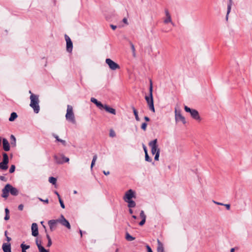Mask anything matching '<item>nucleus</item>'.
<instances>
[{"mask_svg": "<svg viewBox=\"0 0 252 252\" xmlns=\"http://www.w3.org/2000/svg\"><path fill=\"white\" fill-rule=\"evenodd\" d=\"M54 159H55L56 162L57 163L61 164V163H63V161H62L63 159H62V158L58 157L57 156H54Z\"/></svg>", "mask_w": 252, "mask_h": 252, "instance_id": "23", "label": "nucleus"}, {"mask_svg": "<svg viewBox=\"0 0 252 252\" xmlns=\"http://www.w3.org/2000/svg\"><path fill=\"white\" fill-rule=\"evenodd\" d=\"M110 27L113 30H115L117 28L116 26L113 25H111Z\"/></svg>", "mask_w": 252, "mask_h": 252, "instance_id": "56", "label": "nucleus"}, {"mask_svg": "<svg viewBox=\"0 0 252 252\" xmlns=\"http://www.w3.org/2000/svg\"><path fill=\"white\" fill-rule=\"evenodd\" d=\"M6 240H7V241L8 242L10 241H11V238H10V237H8V236H6Z\"/></svg>", "mask_w": 252, "mask_h": 252, "instance_id": "59", "label": "nucleus"}, {"mask_svg": "<svg viewBox=\"0 0 252 252\" xmlns=\"http://www.w3.org/2000/svg\"><path fill=\"white\" fill-rule=\"evenodd\" d=\"M135 197V193L132 189H130L126 192L123 197L124 200L127 203V206L129 208H134L136 206L135 201L132 200V198Z\"/></svg>", "mask_w": 252, "mask_h": 252, "instance_id": "1", "label": "nucleus"}, {"mask_svg": "<svg viewBox=\"0 0 252 252\" xmlns=\"http://www.w3.org/2000/svg\"><path fill=\"white\" fill-rule=\"evenodd\" d=\"M109 135L111 137H114L116 136V133L113 130L111 129L110 131Z\"/></svg>", "mask_w": 252, "mask_h": 252, "instance_id": "38", "label": "nucleus"}, {"mask_svg": "<svg viewBox=\"0 0 252 252\" xmlns=\"http://www.w3.org/2000/svg\"><path fill=\"white\" fill-rule=\"evenodd\" d=\"M59 202H60L61 207L62 208L64 209L65 208V206H64L63 202L61 198H60Z\"/></svg>", "mask_w": 252, "mask_h": 252, "instance_id": "42", "label": "nucleus"}, {"mask_svg": "<svg viewBox=\"0 0 252 252\" xmlns=\"http://www.w3.org/2000/svg\"><path fill=\"white\" fill-rule=\"evenodd\" d=\"M147 124L146 123H142L141 128L144 130L145 131L147 128Z\"/></svg>", "mask_w": 252, "mask_h": 252, "instance_id": "35", "label": "nucleus"}, {"mask_svg": "<svg viewBox=\"0 0 252 252\" xmlns=\"http://www.w3.org/2000/svg\"><path fill=\"white\" fill-rule=\"evenodd\" d=\"M184 109L186 112L189 113L190 115L195 110V109H191V108H189V107H188L187 106H185Z\"/></svg>", "mask_w": 252, "mask_h": 252, "instance_id": "25", "label": "nucleus"}, {"mask_svg": "<svg viewBox=\"0 0 252 252\" xmlns=\"http://www.w3.org/2000/svg\"><path fill=\"white\" fill-rule=\"evenodd\" d=\"M59 223V220H51L48 221V225L51 231H53L56 227V224Z\"/></svg>", "mask_w": 252, "mask_h": 252, "instance_id": "13", "label": "nucleus"}, {"mask_svg": "<svg viewBox=\"0 0 252 252\" xmlns=\"http://www.w3.org/2000/svg\"><path fill=\"white\" fill-rule=\"evenodd\" d=\"M145 154V160L148 162H151L152 161V159L149 157L148 153Z\"/></svg>", "mask_w": 252, "mask_h": 252, "instance_id": "36", "label": "nucleus"}, {"mask_svg": "<svg viewBox=\"0 0 252 252\" xmlns=\"http://www.w3.org/2000/svg\"><path fill=\"white\" fill-rule=\"evenodd\" d=\"M54 136L58 141L61 142L64 145H65L66 142L65 140L60 139L58 135H54Z\"/></svg>", "mask_w": 252, "mask_h": 252, "instance_id": "28", "label": "nucleus"}, {"mask_svg": "<svg viewBox=\"0 0 252 252\" xmlns=\"http://www.w3.org/2000/svg\"><path fill=\"white\" fill-rule=\"evenodd\" d=\"M126 238L127 240L128 241H133L135 239V238L134 237H133L132 236H131L129 233H126Z\"/></svg>", "mask_w": 252, "mask_h": 252, "instance_id": "27", "label": "nucleus"}, {"mask_svg": "<svg viewBox=\"0 0 252 252\" xmlns=\"http://www.w3.org/2000/svg\"><path fill=\"white\" fill-rule=\"evenodd\" d=\"M4 235L5 237L6 236H7V231H5V232H4Z\"/></svg>", "mask_w": 252, "mask_h": 252, "instance_id": "64", "label": "nucleus"}, {"mask_svg": "<svg viewBox=\"0 0 252 252\" xmlns=\"http://www.w3.org/2000/svg\"><path fill=\"white\" fill-rule=\"evenodd\" d=\"M96 106L99 108L100 109H102L104 108V105H103L101 102L97 101V102L95 104Z\"/></svg>", "mask_w": 252, "mask_h": 252, "instance_id": "29", "label": "nucleus"}, {"mask_svg": "<svg viewBox=\"0 0 252 252\" xmlns=\"http://www.w3.org/2000/svg\"><path fill=\"white\" fill-rule=\"evenodd\" d=\"M142 147H143V150L144 151L145 154L147 153L148 151H147L146 146L144 144H143Z\"/></svg>", "mask_w": 252, "mask_h": 252, "instance_id": "48", "label": "nucleus"}, {"mask_svg": "<svg viewBox=\"0 0 252 252\" xmlns=\"http://www.w3.org/2000/svg\"><path fill=\"white\" fill-rule=\"evenodd\" d=\"M103 109H104L107 112H108L111 114H112L114 115L116 114L115 109L113 108L110 107L109 106H108L107 105H104Z\"/></svg>", "mask_w": 252, "mask_h": 252, "instance_id": "18", "label": "nucleus"}, {"mask_svg": "<svg viewBox=\"0 0 252 252\" xmlns=\"http://www.w3.org/2000/svg\"><path fill=\"white\" fill-rule=\"evenodd\" d=\"M52 244V240H48V243L47 245V247H51Z\"/></svg>", "mask_w": 252, "mask_h": 252, "instance_id": "47", "label": "nucleus"}, {"mask_svg": "<svg viewBox=\"0 0 252 252\" xmlns=\"http://www.w3.org/2000/svg\"><path fill=\"white\" fill-rule=\"evenodd\" d=\"M175 119L176 123L182 122L184 124H186V121L185 117L182 115L180 110L175 109Z\"/></svg>", "mask_w": 252, "mask_h": 252, "instance_id": "6", "label": "nucleus"}, {"mask_svg": "<svg viewBox=\"0 0 252 252\" xmlns=\"http://www.w3.org/2000/svg\"><path fill=\"white\" fill-rule=\"evenodd\" d=\"M15 166L14 165H12L9 169V173H12L15 171Z\"/></svg>", "mask_w": 252, "mask_h": 252, "instance_id": "37", "label": "nucleus"}, {"mask_svg": "<svg viewBox=\"0 0 252 252\" xmlns=\"http://www.w3.org/2000/svg\"><path fill=\"white\" fill-rule=\"evenodd\" d=\"M32 235L36 237L38 235V226L36 223H33L32 225Z\"/></svg>", "mask_w": 252, "mask_h": 252, "instance_id": "14", "label": "nucleus"}, {"mask_svg": "<svg viewBox=\"0 0 252 252\" xmlns=\"http://www.w3.org/2000/svg\"><path fill=\"white\" fill-rule=\"evenodd\" d=\"M65 39L66 42V50L68 52H71L73 48V44L71 39L66 34L65 35Z\"/></svg>", "mask_w": 252, "mask_h": 252, "instance_id": "11", "label": "nucleus"}, {"mask_svg": "<svg viewBox=\"0 0 252 252\" xmlns=\"http://www.w3.org/2000/svg\"><path fill=\"white\" fill-rule=\"evenodd\" d=\"M132 110H133L134 115L135 116L136 120L137 121H139L140 120V119L138 117V112L137 111L136 109L134 107H132Z\"/></svg>", "mask_w": 252, "mask_h": 252, "instance_id": "24", "label": "nucleus"}, {"mask_svg": "<svg viewBox=\"0 0 252 252\" xmlns=\"http://www.w3.org/2000/svg\"><path fill=\"white\" fill-rule=\"evenodd\" d=\"M0 180L3 181H6V178L5 177L1 176H0Z\"/></svg>", "mask_w": 252, "mask_h": 252, "instance_id": "54", "label": "nucleus"}, {"mask_svg": "<svg viewBox=\"0 0 252 252\" xmlns=\"http://www.w3.org/2000/svg\"><path fill=\"white\" fill-rule=\"evenodd\" d=\"M165 17L164 19V23L165 24L171 23L173 26H174V24L173 23L171 19V15L168 10H165Z\"/></svg>", "mask_w": 252, "mask_h": 252, "instance_id": "12", "label": "nucleus"}, {"mask_svg": "<svg viewBox=\"0 0 252 252\" xmlns=\"http://www.w3.org/2000/svg\"><path fill=\"white\" fill-rule=\"evenodd\" d=\"M150 86L149 88V95L153 96V86H152V82L151 80L150 81Z\"/></svg>", "mask_w": 252, "mask_h": 252, "instance_id": "30", "label": "nucleus"}, {"mask_svg": "<svg viewBox=\"0 0 252 252\" xmlns=\"http://www.w3.org/2000/svg\"><path fill=\"white\" fill-rule=\"evenodd\" d=\"M213 202L214 203H215L216 204H217V205H223V203H220V202H217V201H213Z\"/></svg>", "mask_w": 252, "mask_h": 252, "instance_id": "52", "label": "nucleus"}, {"mask_svg": "<svg viewBox=\"0 0 252 252\" xmlns=\"http://www.w3.org/2000/svg\"><path fill=\"white\" fill-rule=\"evenodd\" d=\"M38 199H39V200L40 201H42V202H44V203H47H47H48V202H49V200H48V199H45V200L42 199V198H38Z\"/></svg>", "mask_w": 252, "mask_h": 252, "instance_id": "44", "label": "nucleus"}, {"mask_svg": "<svg viewBox=\"0 0 252 252\" xmlns=\"http://www.w3.org/2000/svg\"><path fill=\"white\" fill-rule=\"evenodd\" d=\"M159 152H158V153L155 154V160H158L159 156Z\"/></svg>", "mask_w": 252, "mask_h": 252, "instance_id": "41", "label": "nucleus"}, {"mask_svg": "<svg viewBox=\"0 0 252 252\" xmlns=\"http://www.w3.org/2000/svg\"><path fill=\"white\" fill-rule=\"evenodd\" d=\"M5 214H9V210L7 208H5Z\"/></svg>", "mask_w": 252, "mask_h": 252, "instance_id": "60", "label": "nucleus"}, {"mask_svg": "<svg viewBox=\"0 0 252 252\" xmlns=\"http://www.w3.org/2000/svg\"><path fill=\"white\" fill-rule=\"evenodd\" d=\"M158 247H157V251L158 252H164V250L163 248V244L158 239Z\"/></svg>", "mask_w": 252, "mask_h": 252, "instance_id": "19", "label": "nucleus"}, {"mask_svg": "<svg viewBox=\"0 0 252 252\" xmlns=\"http://www.w3.org/2000/svg\"><path fill=\"white\" fill-rule=\"evenodd\" d=\"M144 119H145V120L146 121H147V122H149V121H150V119H149V117H147V116H145V117H144Z\"/></svg>", "mask_w": 252, "mask_h": 252, "instance_id": "58", "label": "nucleus"}, {"mask_svg": "<svg viewBox=\"0 0 252 252\" xmlns=\"http://www.w3.org/2000/svg\"><path fill=\"white\" fill-rule=\"evenodd\" d=\"M2 197L6 198L8 196V193L10 192L11 194L16 196L18 194V189L13 187L10 184H7L2 190Z\"/></svg>", "mask_w": 252, "mask_h": 252, "instance_id": "2", "label": "nucleus"}, {"mask_svg": "<svg viewBox=\"0 0 252 252\" xmlns=\"http://www.w3.org/2000/svg\"><path fill=\"white\" fill-rule=\"evenodd\" d=\"M103 173L105 175H108L110 174V172L109 171H103Z\"/></svg>", "mask_w": 252, "mask_h": 252, "instance_id": "57", "label": "nucleus"}, {"mask_svg": "<svg viewBox=\"0 0 252 252\" xmlns=\"http://www.w3.org/2000/svg\"><path fill=\"white\" fill-rule=\"evenodd\" d=\"M97 155H95L94 156L92 162L95 163V162L97 159Z\"/></svg>", "mask_w": 252, "mask_h": 252, "instance_id": "45", "label": "nucleus"}, {"mask_svg": "<svg viewBox=\"0 0 252 252\" xmlns=\"http://www.w3.org/2000/svg\"><path fill=\"white\" fill-rule=\"evenodd\" d=\"M59 223H61L63 226L66 227L68 229H70L71 225L69 222V221L65 219L64 216L62 215L60 216V218L58 219Z\"/></svg>", "mask_w": 252, "mask_h": 252, "instance_id": "10", "label": "nucleus"}, {"mask_svg": "<svg viewBox=\"0 0 252 252\" xmlns=\"http://www.w3.org/2000/svg\"><path fill=\"white\" fill-rule=\"evenodd\" d=\"M46 237L48 240H51V238L48 234H46Z\"/></svg>", "mask_w": 252, "mask_h": 252, "instance_id": "61", "label": "nucleus"}, {"mask_svg": "<svg viewBox=\"0 0 252 252\" xmlns=\"http://www.w3.org/2000/svg\"><path fill=\"white\" fill-rule=\"evenodd\" d=\"M130 45L131 48V50L132 51L133 56L134 57H135V49L134 46L133 44L131 42L130 43Z\"/></svg>", "mask_w": 252, "mask_h": 252, "instance_id": "31", "label": "nucleus"}, {"mask_svg": "<svg viewBox=\"0 0 252 252\" xmlns=\"http://www.w3.org/2000/svg\"><path fill=\"white\" fill-rule=\"evenodd\" d=\"M157 139H155L153 141L149 142V145L151 148V152L153 155L158 153V152H160L159 149L158 148L157 145Z\"/></svg>", "mask_w": 252, "mask_h": 252, "instance_id": "7", "label": "nucleus"}, {"mask_svg": "<svg viewBox=\"0 0 252 252\" xmlns=\"http://www.w3.org/2000/svg\"><path fill=\"white\" fill-rule=\"evenodd\" d=\"M24 208V206L23 204H20L18 206V209L20 211L23 210Z\"/></svg>", "mask_w": 252, "mask_h": 252, "instance_id": "50", "label": "nucleus"}, {"mask_svg": "<svg viewBox=\"0 0 252 252\" xmlns=\"http://www.w3.org/2000/svg\"><path fill=\"white\" fill-rule=\"evenodd\" d=\"M146 247H147V249L148 252H153L151 248H150V247L149 246L147 245L146 246Z\"/></svg>", "mask_w": 252, "mask_h": 252, "instance_id": "51", "label": "nucleus"}, {"mask_svg": "<svg viewBox=\"0 0 252 252\" xmlns=\"http://www.w3.org/2000/svg\"><path fill=\"white\" fill-rule=\"evenodd\" d=\"M11 139V145L12 146L15 147L16 144V140L15 136L13 135H11L10 136Z\"/></svg>", "mask_w": 252, "mask_h": 252, "instance_id": "22", "label": "nucleus"}, {"mask_svg": "<svg viewBox=\"0 0 252 252\" xmlns=\"http://www.w3.org/2000/svg\"><path fill=\"white\" fill-rule=\"evenodd\" d=\"M91 102H92L93 103H94L95 104L97 102V101H97V100L96 98H94V97H92V98H91Z\"/></svg>", "mask_w": 252, "mask_h": 252, "instance_id": "43", "label": "nucleus"}, {"mask_svg": "<svg viewBox=\"0 0 252 252\" xmlns=\"http://www.w3.org/2000/svg\"><path fill=\"white\" fill-rule=\"evenodd\" d=\"M3 160L0 163V169L3 170H6L8 168V163L9 159L8 155L6 153H4L2 154Z\"/></svg>", "mask_w": 252, "mask_h": 252, "instance_id": "5", "label": "nucleus"}, {"mask_svg": "<svg viewBox=\"0 0 252 252\" xmlns=\"http://www.w3.org/2000/svg\"><path fill=\"white\" fill-rule=\"evenodd\" d=\"M145 221H146V220L142 219V220L139 222V225L140 226H142L144 224V223H145Z\"/></svg>", "mask_w": 252, "mask_h": 252, "instance_id": "49", "label": "nucleus"}, {"mask_svg": "<svg viewBox=\"0 0 252 252\" xmlns=\"http://www.w3.org/2000/svg\"><path fill=\"white\" fill-rule=\"evenodd\" d=\"M3 148L5 151H8L10 150L9 143L6 139L3 138L2 139Z\"/></svg>", "mask_w": 252, "mask_h": 252, "instance_id": "17", "label": "nucleus"}, {"mask_svg": "<svg viewBox=\"0 0 252 252\" xmlns=\"http://www.w3.org/2000/svg\"><path fill=\"white\" fill-rule=\"evenodd\" d=\"M49 182L53 185H55L57 183V179L54 177H50L49 178Z\"/></svg>", "mask_w": 252, "mask_h": 252, "instance_id": "26", "label": "nucleus"}, {"mask_svg": "<svg viewBox=\"0 0 252 252\" xmlns=\"http://www.w3.org/2000/svg\"><path fill=\"white\" fill-rule=\"evenodd\" d=\"M39 250V252H49L42 246H39V250Z\"/></svg>", "mask_w": 252, "mask_h": 252, "instance_id": "33", "label": "nucleus"}, {"mask_svg": "<svg viewBox=\"0 0 252 252\" xmlns=\"http://www.w3.org/2000/svg\"><path fill=\"white\" fill-rule=\"evenodd\" d=\"M9 219V215L8 214H6L5 216L4 217V220H8Z\"/></svg>", "mask_w": 252, "mask_h": 252, "instance_id": "55", "label": "nucleus"}, {"mask_svg": "<svg viewBox=\"0 0 252 252\" xmlns=\"http://www.w3.org/2000/svg\"><path fill=\"white\" fill-rule=\"evenodd\" d=\"M105 62L109 68L113 70H115L120 68L118 64L113 61L110 59H106Z\"/></svg>", "mask_w": 252, "mask_h": 252, "instance_id": "9", "label": "nucleus"}, {"mask_svg": "<svg viewBox=\"0 0 252 252\" xmlns=\"http://www.w3.org/2000/svg\"><path fill=\"white\" fill-rule=\"evenodd\" d=\"M21 248H22V250H26L30 248V246L26 245H25L23 243H22L21 245Z\"/></svg>", "mask_w": 252, "mask_h": 252, "instance_id": "34", "label": "nucleus"}, {"mask_svg": "<svg viewBox=\"0 0 252 252\" xmlns=\"http://www.w3.org/2000/svg\"><path fill=\"white\" fill-rule=\"evenodd\" d=\"M146 101L149 106V109L154 113L155 112V109L154 105L153 97L151 95H146L145 97Z\"/></svg>", "mask_w": 252, "mask_h": 252, "instance_id": "8", "label": "nucleus"}, {"mask_svg": "<svg viewBox=\"0 0 252 252\" xmlns=\"http://www.w3.org/2000/svg\"><path fill=\"white\" fill-rule=\"evenodd\" d=\"M131 208H129V213L130 214H132L133 213V211L131 209Z\"/></svg>", "mask_w": 252, "mask_h": 252, "instance_id": "62", "label": "nucleus"}, {"mask_svg": "<svg viewBox=\"0 0 252 252\" xmlns=\"http://www.w3.org/2000/svg\"><path fill=\"white\" fill-rule=\"evenodd\" d=\"M2 249L4 252H11V245L9 243H3L2 246Z\"/></svg>", "mask_w": 252, "mask_h": 252, "instance_id": "16", "label": "nucleus"}, {"mask_svg": "<svg viewBox=\"0 0 252 252\" xmlns=\"http://www.w3.org/2000/svg\"><path fill=\"white\" fill-rule=\"evenodd\" d=\"M17 117H18V115L16 114V113L12 112L8 120L10 122H12V121H14L17 118Z\"/></svg>", "mask_w": 252, "mask_h": 252, "instance_id": "21", "label": "nucleus"}, {"mask_svg": "<svg viewBox=\"0 0 252 252\" xmlns=\"http://www.w3.org/2000/svg\"><path fill=\"white\" fill-rule=\"evenodd\" d=\"M62 161L64 162H68L69 161V158H66V157H65L64 156H62Z\"/></svg>", "mask_w": 252, "mask_h": 252, "instance_id": "39", "label": "nucleus"}, {"mask_svg": "<svg viewBox=\"0 0 252 252\" xmlns=\"http://www.w3.org/2000/svg\"><path fill=\"white\" fill-rule=\"evenodd\" d=\"M94 164H95L94 163H93V162H92V163H91V169H92V168H93V167L94 165Z\"/></svg>", "mask_w": 252, "mask_h": 252, "instance_id": "63", "label": "nucleus"}, {"mask_svg": "<svg viewBox=\"0 0 252 252\" xmlns=\"http://www.w3.org/2000/svg\"><path fill=\"white\" fill-rule=\"evenodd\" d=\"M191 117L196 121L200 122L201 120V119L199 116L198 112L195 109L193 112L191 114Z\"/></svg>", "mask_w": 252, "mask_h": 252, "instance_id": "15", "label": "nucleus"}, {"mask_svg": "<svg viewBox=\"0 0 252 252\" xmlns=\"http://www.w3.org/2000/svg\"><path fill=\"white\" fill-rule=\"evenodd\" d=\"M123 22L125 23L127 25L128 24V22H127V20L126 18H124L123 19Z\"/></svg>", "mask_w": 252, "mask_h": 252, "instance_id": "53", "label": "nucleus"}, {"mask_svg": "<svg viewBox=\"0 0 252 252\" xmlns=\"http://www.w3.org/2000/svg\"><path fill=\"white\" fill-rule=\"evenodd\" d=\"M65 118L67 121L72 123L73 124H75L76 123L75 116L73 111V108L70 105H68L67 106Z\"/></svg>", "mask_w": 252, "mask_h": 252, "instance_id": "4", "label": "nucleus"}, {"mask_svg": "<svg viewBox=\"0 0 252 252\" xmlns=\"http://www.w3.org/2000/svg\"><path fill=\"white\" fill-rule=\"evenodd\" d=\"M223 206H224L227 210H229L230 208V205L228 204H223Z\"/></svg>", "mask_w": 252, "mask_h": 252, "instance_id": "46", "label": "nucleus"}, {"mask_svg": "<svg viewBox=\"0 0 252 252\" xmlns=\"http://www.w3.org/2000/svg\"><path fill=\"white\" fill-rule=\"evenodd\" d=\"M140 216L143 220L146 219V216L143 210L141 211L140 213Z\"/></svg>", "mask_w": 252, "mask_h": 252, "instance_id": "32", "label": "nucleus"}, {"mask_svg": "<svg viewBox=\"0 0 252 252\" xmlns=\"http://www.w3.org/2000/svg\"><path fill=\"white\" fill-rule=\"evenodd\" d=\"M31 102L30 106L33 109L35 113H38L40 110L39 105V96L36 94H32L30 95Z\"/></svg>", "mask_w": 252, "mask_h": 252, "instance_id": "3", "label": "nucleus"}, {"mask_svg": "<svg viewBox=\"0 0 252 252\" xmlns=\"http://www.w3.org/2000/svg\"><path fill=\"white\" fill-rule=\"evenodd\" d=\"M232 4V0H229V3L227 5V14H226V20L228 19V16L231 11Z\"/></svg>", "mask_w": 252, "mask_h": 252, "instance_id": "20", "label": "nucleus"}, {"mask_svg": "<svg viewBox=\"0 0 252 252\" xmlns=\"http://www.w3.org/2000/svg\"><path fill=\"white\" fill-rule=\"evenodd\" d=\"M35 243H36V244L37 246V248L38 249H39V246H42L41 245V241H39L38 239H36V240H35Z\"/></svg>", "mask_w": 252, "mask_h": 252, "instance_id": "40", "label": "nucleus"}]
</instances>
